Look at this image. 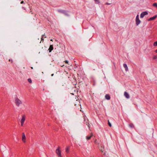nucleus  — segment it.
Instances as JSON below:
<instances>
[{
    "instance_id": "obj_1",
    "label": "nucleus",
    "mask_w": 157,
    "mask_h": 157,
    "mask_svg": "<svg viewBox=\"0 0 157 157\" xmlns=\"http://www.w3.org/2000/svg\"><path fill=\"white\" fill-rule=\"evenodd\" d=\"M15 101L16 105L18 106H19L20 104L22 103L21 101L17 97L15 98Z\"/></svg>"
},
{
    "instance_id": "obj_2",
    "label": "nucleus",
    "mask_w": 157,
    "mask_h": 157,
    "mask_svg": "<svg viewBox=\"0 0 157 157\" xmlns=\"http://www.w3.org/2000/svg\"><path fill=\"white\" fill-rule=\"evenodd\" d=\"M60 147H59L56 150V153L58 155V157H62L61 151L60 149Z\"/></svg>"
},
{
    "instance_id": "obj_3",
    "label": "nucleus",
    "mask_w": 157,
    "mask_h": 157,
    "mask_svg": "<svg viewBox=\"0 0 157 157\" xmlns=\"http://www.w3.org/2000/svg\"><path fill=\"white\" fill-rule=\"evenodd\" d=\"M141 22V21L139 18V15H137L136 18V23L137 25H139Z\"/></svg>"
},
{
    "instance_id": "obj_4",
    "label": "nucleus",
    "mask_w": 157,
    "mask_h": 157,
    "mask_svg": "<svg viewBox=\"0 0 157 157\" xmlns=\"http://www.w3.org/2000/svg\"><path fill=\"white\" fill-rule=\"evenodd\" d=\"M22 140L23 142L24 143H25L26 142V136L25 133L24 132L22 133Z\"/></svg>"
},
{
    "instance_id": "obj_5",
    "label": "nucleus",
    "mask_w": 157,
    "mask_h": 157,
    "mask_svg": "<svg viewBox=\"0 0 157 157\" xmlns=\"http://www.w3.org/2000/svg\"><path fill=\"white\" fill-rule=\"evenodd\" d=\"M148 14V13L147 11H144L142 12L140 14V17L141 18H143L145 15Z\"/></svg>"
},
{
    "instance_id": "obj_6",
    "label": "nucleus",
    "mask_w": 157,
    "mask_h": 157,
    "mask_svg": "<svg viewBox=\"0 0 157 157\" xmlns=\"http://www.w3.org/2000/svg\"><path fill=\"white\" fill-rule=\"evenodd\" d=\"M124 96L127 99L130 98V96L129 94L126 92H125L124 94Z\"/></svg>"
},
{
    "instance_id": "obj_7",
    "label": "nucleus",
    "mask_w": 157,
    "mask_h": 157,
    "mask_svg": "<svg viewBox=\"0 0 157 157\" xmlns=\"http://www.w3.org/2000/svg\"><path fill=\"white\" fill-rule=\"evenodd\" d=\"M25 115H23L22 116V118L21 120V122H24L25 121Z\"/></svg>"
},
{
    "instance_id": "obj_8",
    "label": "nucleus",
    "mask_w": 157,
    "mask_h": 157,
    "mask_svg": "<svg viewBox=\"0 0 157 157\" xmlns=\"http://www.w3.org/2000/svg\"><path fill=\"white\" fill-rule=\"evenodd\" d=\"M93 136V134L92 133H91V135H88V136L86 137V138L87 140H89Z\"/></svg>"
},
{
    "instance_id": "obj_9",
    "label": "nucleus",
    "mask_w": 157,
    "mask_h": 157,
    "mask_svg": "<svg viewBox=\"0 0 157 157\" xmlns=\"http://www.w3.org/2000/svg\"><path fill=\"white\" fill-rule=\"evenodd\" d=\"M157 17V15H156L154 17L150 18L149 19H148V21H151V20H153L155 19L156 17Z\"/></svg>"
},
{
    "instance_id": "obj_10",
    "label": "nucleus",
    "mask_w": 157,
    "mask_h": 157,
    "mask_svg": "<svg viewBox=\"0 0 157 157\" xmlns=\"http://www.w3.org/2000/svg\"><path fill=\"white\" fill-rule=\"evenodd\" d=\"M53 45H50V47H49V48L48 49V50L49 51V52H51L52 50H53Z\"/></svg>"
},
{
    "instance_id": "obj_11",
    "label": "nucleus",
    "mask_w": 157,
    "mask_h": 157,
    "mask_svg": "<svg viewBox=\"0 0 157 157\" xmlns=\"http://www.w3.org/2000/svg\"><path fill=\"white\" fill-rule=\"evenodd\" d=\"M123 67L125 69V70L126 71H127L128 70V67L126 64H123Z\"/></svg>"
},
{
    "instance_id": "obj_12",
    "label": "nucleus",
    "mask_w": 157,
    "mask_h": 157,
    "mask_svg": "<svg viewBox=\"0 0 157 157\" xmlns=\"http://www.w3.org/2000/svg\"><path fill=\"white\" fill-rule=\"evenodd\" d=\"M58 12L64 14L65 15H67V14L66 13V12L64 10H58Z\"/></svg>"
},
{
    "instance_id": "obj_13",
    "label": "nucleus",
    "mask_w": 157,
    "mask_h": 157,
    "mask_svg": "<svg viewBox=\"0 0 157 157\" xmlns=\"http://www.w3.org/2000/svg\"><path fill=\"white\" fill-rule=\"evenodd\" d=\"M105 98L108 100H109L110 99V97L108 94H106L105 96Z\"/></svg>"
},
{
    "instance_id": "obj_14",
    "label": "nucleus",
    "mask_w": 157,
    "mask_h": 157,
    "mask_svg": "<svg viewBox=\"0 0 157 157\" xmlns=\"http://www.w3.org/2000/svg\"><path fill=\"white\" fill-rule=\"evenodd\" d=\"M153 6L157 8V3H155L153 4Z\"/></svg>"
},
{
    "instance_id": "obj_15",
    "label": "nucleus",
    "mask_w": 157,
    "mask_h": 157,
    "mask_svg": "<svg viewBox=\"0 0 157 157\" xmlns=\"http://www.w3.org/2000/svg\"><path fill=\"white\" fill-rule=\"evenodd\" d=\"M95 3L96 4H99L100 3L99 1V0H94Z\"/></svg>"
},
{
    "instance_id": "obj_16",
    "label": "nucleus",
    "mask_w": 157,
    "mask_h": 157,
    "mask_svg": "<svg viewBox=\"0 0 157 157\" xmlns=\"http://www.w3.org/2000/svg\"><path fill=\"white\" fill-rule=\"evenodd\" d=\"M129 126L131 128H133L134 127V125L132 124H130L129 125Z\"/></svg>"
},
{
    "instance_id": "obj_17",
    "label": "nucleus",
    "mask_w": 157,
    "mask_h": 157,
    "mask_svg": "<svg viewBox=\"0 0 157 157\" xmlns=\"http://www.w3.org/2000/svg\"><path fill=\"white\" fill-rule=\"evenodd\" d=\"M66 151L67 153L69 152V148L67 147L66 148Z\"/></svg>"
},
{
    "instance_id": "obj_18",
    "label": "nucleus",
    "mask_w": 157,
    "mask_h": 157,
    "mask_svg": "<svg viewBox=\"0 0 157 157\" xmlns=\"http://www.w3.org/2000/svg\"><path fill=\"white\" fill-rule=\"evenodd\" d=\"M153 45L154 46H157V41H156L154 43Z\"/></svg>"
},
{
    "instance_id": "obj_19",
    "label": "nucleus",
    "mask_w": 157,
    "mask_h": 157,
    "mask_svg": "<svg viewBox=\"0 0 157 157\" xmlns=\"http://www.w3.org/2000/svg\"><path fill=\"white\" fill-rule=\"evenodd\" d=\"M28 81L30 83H31L32 82V81L30 78H29L28 79Z\"/></svg>"
},
{
    "instance_id": "obj_20",
    "label": "nucleus",
    "mask_w": 157,
    "mask_h": 157,
    "mask_svg": "<svg viewBox=\"0 0 157 157\" xmlns=\"http://www.w3.org/2000/svg\"><path fill=\"white\" fill-rule=\"evenodd\" d=\"M108 125H109L110 127H111L112 126V125H111V124L110 123V122L109 121V120L108 121Z\"/></svg>"
},
{
    "instance_id": "obj_21",
    "label": "nucleus",
    "mask_w": 157,
    "mask_h": 157,
    "mask_svg": "<svg viewBox=\"0 0 157 157\" xmlns=\"http://www.w3.org/2000/svg\"><path fill=\"white\" fill-rule=\"evenodd\" d=\"M153 58L154 59H157V56H153Z\"/></svg>"
},
{
    "instance_id": "obj_22",
    "label": "nucleus",
    "mask_w": 157,
    "mask_h": 157,
    "mask_svg": "<svg viewBox=\"0 0 157 157\" xmlns=\"http://www.w3.org/2000/svg\"><path fill=\"white\" fill-rule=\"evenodd\" d=\"M45 36V35H42V37L41 38V40H44V39H43V36Z\"/></svg>"
},
{
    "instance_id": "obj_23",
    "label": "nucleus",
    "mask_w": 157,
    "mask_h": 157,
    "mask_svg": "<svg viewBox=\"0 0 157 157\" xmlns=\"http://www.w3.org/2000/svg\"><path fill=\"white\" fill-rule=\"evenodd\" d=\"M21 125L22 126L24 124V122H21Z\"/></svg>"
},
{
    "instance_id": "obj_24",
    "label": "nucleus",
    "mask_w": 157,
    "mask_h": 157,
    "mask_svg": "<svg viewBox=\"0 0 157 157\" xmlns=\"http://www.w3.org/2000/svg\"><path fill=\"white\" fill-rule=\"evenodd\" d=\"M65 62L66 63H68V62L67 60H66V61H65Z\"/></svg>"
},
{
    "instance_id": "obj_25",
    "label": "nucleus",
    "mask_w": 157,
    "mask_h": 157,
    "mask_svg": "<svg viewBox=\"0 0 157 157\" xmlns=\"http://www.w3.org/2000/svg\"><path fill=\"white\" fill-rule=\"evenodd\" d=\"M24 1H21V4H23V3H24Z\"/></svg>"
},
{
    "instance_id": "obj_26",
    "label": "nucleus",
    "mask_w": 157,
    "mask_h": 157,
    "mask_svg": "<svg viewBox=\"0 0 157 157\" xmlns=\"http://www.w3.org/2000/svg\"><path fill=\"white\" fill-rule=\"evenodd\" d=\"M105 4L106 5H110V3H109L108 2H106V3H105Z\"/></svg>"
},
{
    "instance_id": "obj_27",
    "label": "nucleus",
    "mask_w": 157,
    "mask_h": 157,
    "mask_svg": "<svg viewBox=\"0 0 157 157\" xmlns=\"http://www.w3.org/2000/svg\"><path fill=\"white\" fill-rule=\"evenodd\" d=\"M9 61H12V60L10 59H9Z\"/></svg>"
},
{
    "instance_id": "obj_28",
    "label": "nucleus",
    "mask_w": 157,
    "mask_h": 157,
    "mask_svg": "<svg viewBox=\"0 0 157 157\" xmlns=\"http://www.w3.org/2000/svg\"><path fill=\"white\" fill-rule=\"evenodd\" d=\"M88 126L89 128H90V125L89 124L88 125Z\"/></svg>"
},
{
    "instance_id": "obj_29",
    "label": "nucleus",
    "mask_w": 157,
    "mask_h": 157,
    "mask_svg": "<svg viewBox=\"0 0 157 157\" xmlns=\"http://www.w3.org/2000/svg\"><path fill=\"white\" fill-rule=\"evenodd\" d=\"M155 52H157V50H156L155 51Z\"/></svg>"
},
{
    "instance_id": "obj_30",
    "label": "nucleus",
    "mask_w": 157,
    "mask_h": 157,
    "mask_svg": "<svg viewBox=\"0 0 157 157\" xmlns=\"http://www.w3.org/2000/svg\"><path fill=\"white\" fill-rule=\"evenodd\" d=\"M53 75H54V74H52L51 75V76H53Z\"/></svg>"
},
{
    "instance_id": "obj_31",
    "label": "nucleus",
    "mask_w": 157,
    "mask_h": 157,
    "mask_svg": "<svg viewBox=\"0 0 157 157\" xmlns=\"http://www.w3.org/2000/svg\"><path fill=\"white\" fill-rule=\"evenodd\" d=\"M50 41H52L53 40L52 39H51V40H50Z\"/></svg>"
},
{
    "instance_id": "obj_32",
    "label": "nucleus",
    "mask_w": 157,
    "mask_h": 157,
    "mask_svg": "<svg viewBox=\"0 0 157 157\" xmlns=\"http://www.w3.org/2000/svg\"><path fill=\"white\" fill-rule=\"evenodd\" d=\"M31 69H33V67H31Z\"/></svg>"
},
{
    "instance_id": "obj_33",
    "label": "nucleus",
    "mask_w": 157,
    "mask_h": 157,
    "mask_svg": "<svg viewBox=\"0 0 157 157\" xmlns=\"http://www.w3.org/2000/svg\"><path fill=\"white\" fill-rule=\"evenodd\" d=\"M104 155H105V153H104Z\"/></svg>"
},
{
    "instance_id": "obj_34",
    "label": "nucleus",
    "mask_w": 157,
    "mask_h": 157,
    "mask_svg": "<svg viewBox=\"0 0 157 157\" xmlns=\"http://www.w3.org/2000/svg\"><path fill=\"white\" fill-rule=\"evenodd\" d=\"M101 150V151H102V152H103V151L102 150Z\"/></svg>"
}]
</instances>
